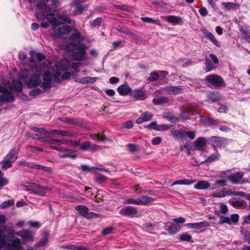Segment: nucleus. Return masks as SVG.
<instances>
[{
    "label": "nucleus",
    "instance_id": "2",
    "mask_svg": "<svg viewBox=\"0 0 250 250\" xmlns=\"http://www.w3.org/2000/svg\"><path fill=\"white\" fill-rule=\"evenodd\" d=\"M32 58L30 62L31 63L30 67L31 68L32 73L29 72L27 69H22L21 70V75L19 78H37L41 73L42 70L45 71L46 68H49L51 66V62L46 60L45 61L44 63L46 65V67L44 66L41 67L33 61V59H36L38 62H42L45 58V56L42 53L33 52L31 55Z\"/></svg>",
    "mask_w": 250,
    "mask_h": 250
},
{
    "label": "nucleus",
    "instance_id": "43",
    "mask_svg": "<svg viewBox=\"0 0 250 250\" xmlns=\"http://www.w3.org/2000/svg\"><path fill=\"white\" fill-rule=\"evenodd\" d=\"M14 204L13 200H9L3 202L2 204H0V208L4 209L8 208L9 207L13 205Z\"/></svg>",
    "mask_w": 250,
    "mask_h": 250
},
{
    "label": "nucleus",
    "instance_id": "35",
    "mask_svg": "<svg viewBox=\"0 0 250 250\" xmlns=\"http://www.w3.org/2000/svg\"><path fill=\"white\" fill-rule=\"evenodd\" d=\"M220 154L218 152H216L215 154H212L208 157L204 162V163H211L215 161L218 160L220 159Z\"/></svg>",
    "mask_w": 250,
    "mask_h": 250
},
{
    "label": "nucleus",
    "instance_id": "46",
    "mask_svg": "<svg viewBox=\"0 0 250 250\" xmlns=\"http://www.w3.org/2000/svg\"><path fill=\"white\" fill-rule=\"evenodd\" d=\"M180 227H178L175 225H172L170 226L167 229L169 234H174L179 230Z\"/></svg>",
    "mask_w": 250,
    "mask_h": 250
},
{
    "label": "nucleus",
    "instance_id": "8",
    "mask_svg": "<svg viewBox=\"0 0 250 250\" xmlns=\"http://www.w3.org/2000/svg\"><path fill=\"white\" fill-rule=\"evenodd\" d=\"M243 172H237L232 174L230 176H228L227 178L233 184H243L247 182L243 178Z\"/></svg>",
    "mask_w": 250,
    "mask_h": 250
},
{
    "label": "nucleus",
    "instance_id": "20",
    "mask_svg": "<svg viewBox=\"0 0 250 250\" xmlns=\"http://www.w3.org/2000/svg\"><path fill=\"white\" fill-rule=\"evenodd\" d=\"M153 117V114L147 112L143 113L141 117L138 118L136 122L138 124H141L144 122L150 121Z\"/></svg>",
    "mask_w": 250,
    "mask_h": 250
},
{
    "label": "nucleus",
    "instance_id": "10",
    "mask_svg": "<svg viewBox=\"0 0 250 250\" xmlns=\"http://www.w3.org/2000/svg\"><path fill=\"white\" fill-rule=\"evenodd\" d=\"M119 213L122 215L131 217L137 216L138 214L136 208L130 206L121 208Z\"/></svg>",
    "mask_w": 250,
    "mask_h": 250
},
{
    "label": "nucleus",
    "instance_id": "33",
    "mask_svg": "<svg viewBox=\"0 0 250 250\" xmlns=\"http://www.w3.org/2000/svg\"><path fill=\"white\" fill-rule=\"evenodd\" d=\"M230 204L234 208H244L246 206V201L244 200L229 201Z\"/></svg>",
    "mask_w": 250,
    "mask_h": 250
},
{
    "label": "nucleus",
    "instance_id": "29",
    "mask_svg": "<svg viewBox=\"0 0 250 250\" xmlns=\"http://www.w3.org/2000/svg\"><path fill=\"white\" fill-rule=\"evenodd\" d=\"M167 21L173 24H178L182 23L181 18L179 16H168L166 17Z\"/></svg>",
    "mask_w": 250,
    "mask_h": 250
},
{
    "label": "nucleus",
    "instance_id": "3",
    "mask_svg": "<svg viewBox=\"0 0 250 250\" xmlns=\"http://www.w3.org/2000/svg\"><path fill=\"white\" fill-rule=\"evenodd\" d=\"M5 79L3 83L0 85V102H6L13 101L14 97L13 92L20 91L22 87V84L20 79H11V82Z\"/></svg>",
    "mask_w": 250,
    "mask_h": 250
},
{
    "label": "nucleus",
    "instance_id": "36",
    "mask_svg": "<svg viewBox=\"0 0 250 250\" xmlns=\"http://www.w3.org/2000/svg\"><path fill=\"white\" fill-rule=\"evenodd\" d=\"M215 64L211 62L210 59L207 58L205 62L206 71L209 72L215 69L216 67Z\"/></svg>",
    "mask_w": 250,
    "mask_h": 250
},
{
    "label": "nucleus",
    "instance_id": "53",
    "mask_svg": "<svg viewBox=\"0 0 250 250\" xmlns=\"http://www.w3.org/2000/svg\"><path fill=\"white\" fill-rule=\"evenodd\" d=\"M124 204H135L137 205H139V198H137L136 199L133 198H130L126 200H125L124 201Z\"/></svg>",
    "mask_w": 250,
    "mask_h": 250
},
{
    "label": "nucleus",
    "instance_id": "62",
    "mask_svg": "<svg viewBox=\"0 0 250 250\" xmlns=\"http://www.w3.org/2000/svg\"><path fill=\"white\" fill-rule=\"evenodd\" d=\"M133 126V123L131 121H128L126 123L122 124L121 127L122 128H127L130 129Z\"/></svg>",
    "mask_w": 250,
    "mask_h": 250
},
{
    "label": "nucleus",
    "instance_id": "60",
    "mask_svg": "<svg viewBox=\"0 0 250 250\" xmlns=\"http://www.w3.org/2000/svg\"><path fill=\"white\" fill-rule=\"evenodd\" d=\"M75 82L83 84L91 83H93L95 82V79H75Z\"/></svg>",
    "mask_w": 250,
    "mask_h": 250
},
{
    "label": "nucleus",
    "instance_id": "31",
    "mask_svg": "<svg viewBox=\"0 0 250 250\" xmlns=\"http://www.w3.org/2000/svg\"><path fill=\"white\" fill-rule=\"evenodd\" d=\"M73 31H74L73 33L70 37V40L72 41H74V42H81L82 41H83V37H82V35L80 34V33H79V32L75 29H74Z\"/></svg>",
    "mask_w": 250,
    "mask_h": 250
},
{
    "label": "nucleus",
    "instance_id": "52",
    "mask_svg": "<svg viewBox=\"0 0 250 250\" xmlns=\"http://www.w3.org/2000/svg\"><path fill=\"white\" fill-rule=\"evenodd\" d=\"M91 138L95 141H104V135H101L100 134H94L90 135Z\"/></svg>",
    "mask_w": 250,
    "mask_h": 250
},
{
    "label": "nucleus",
    "instance_id": "7",
    "mask_svg": "<svg viewBox=\"0 0 250 250\" xmlns=\"http://www.w3.org/2000/svg\"><path fill=\"white\" fill-rule=\"evenodd\" d=\"M27 190H31L35 194L40 196H43L46 193L45 190H50L48 187H43L38 184L27 186L25 187Z\"/></svg>",
    "mask_w": 250,
    "mask_h": 250
},
{
    "label": "nucleus",
    "instance_id": "54",
    "mask_svg": "<svg viewBox=\"0 0 250 250\" xmlns=\"http://www.w3.org/2000/svg\"><path fill=\"white\" fill-rule=\"evenodd\" d=\"M8 183V180L3 177L2 172L0 170V187L6 185Z\"/></svg>",
    "mask_w": 250,
    "mask_h": 250
},
{
    "label": "nucleus",
    "instance_id": "44",
    "mask_svg": "<svg viewBox=\"0 0 250 250\" xmlns=\"http://www.w3.org/2000/svg\"><path fill=\"white\" fill-rule=\"evenodd\" d=\"M52 72L53 73V78H58L61 74V70L58 65H54L53 66Z\"/></svg>",
    "mask_w": 250,
    "mask_h": 250
},
{
    "label": "nucleus",
    "instance_id": "45",
    "mask_svg": "<svg viewBox=\"0 0 250 250\" xmlns=\"http://www.w3.org/2000/svg\"><path fill=\"white\" fill-rule=\"evenodd\" d=\"M57 17L59 20H61L63 21L70 24L71 23V19L67 17L66 15H62V14H57Z\"/></svg>",
    "mask_w": 250,
    "mask_h": 250
},
{
    "label": "nucleus",
    "instance_id": "56",
    "mask_svg": "<svg viewBox=\"0 0 250 250\" xmlns=\"http://www.w3.org/2000/svg\"><path fill=\"white\" fill-rule=\"evenodd\" d=\"M42 91L39 88H35L29 92V95L32 97H36L42 93Z\"/></svg>",
    "mask_w": 250,
    "mask_h": 250
},
{
    "label": "nucleus",
    "instance_id": "12",
    "mask_svg": "<svg viewBox=\"0 0 250 250\" xmlns=\"http://www.w3.org/2000/svg\"><path fill=\"white\" fill-rule=\"evenodd\" d=\"M238 219L239 215L237 214H233L230 217L228 216H221L220 217L219 224H223L226 223L229 225L234 224L238 222Z\"/></svg>",
    "mask_w": 250,
    "mask_h": 250
},
{
    "label": "nucleus",
    "instance_id": "11",
    "mask_svg": "<svg viewBox=\"0 0 250 250\" xmlns=\"http://www.w3.org/2000/svg\"><path fill=\"white\" fill-rule=\"evenodd\" d=\"M75 209L79 211L81 215L87 218H95L97 216V215L93 212H89L88 208L85 206H77L75 207Z\"/></svg>",
    "mask_w": 250,
    "mask_h": 250
},
{
    "label": "nucleus",
    "instance_id": "19",
    "mask_svg": "<svg viewBox=\"0 0 250 250\" xmlns=\"http://www.w3.org/2000/svg\"><path fill=\"white\" fill-rule=\"evenodd\" d=\"M204 36L208 38L210 42H211L215 45L217 47L220 46V42L216 39L215 36L210 32L205 30L203 31Z\"/></svg>",
    "mask_w": 250,
    "mask_h": 250
},
{
    "label": "nucleus",
    "instance_id": "39",
    "mask_svg": "<svg viewBox=\"0 0 250 250\" xmlns=\"http://www.w3.org/2000/svg\"><path fill=\"white\" fill-rule=\"evenodd\" d=\"M73 3L76 6V8L73 12L74 15L81 13L83 11L84 8L81 4L76 2L75 1H73Z\"/></svg>",
    "mask_w": 250,
    "mask_h": 250
},
{
    "label": "nucleus",
    "instance_id": "51",
    "mask_svg": "<svg viewBox=\"0 0 250 250\" xmlns=\"http://www.w3.org/2000/svg\"><path fill=\"white\" fill-rule=\"evenodd\" d=\"M27 135L28 136L34 139L42 140L43 142L44 140H46L45 137L40 136L38 134L32 133L31 132H28Z\"/></svg>",
    "mask_w": 250,
    "mask_h": 250
},
{
    "label": "nucleus",
    "instance_id": "5",
    "mask_svg": "<svg viewBox=\"0 0 250 250\" xmlns=\"http://www.w3.org/2000/svg\"><path fill=\"white\" fill-rule=\"evenodd\" d=\"M19 152V149L18 148L14 147L11 149L1 161V168L5 170L11 168L13 164L18 158Z\"/></svg>",
    "mask_w": 250,
    "mask_h": 250
},
{
    "label": "nucleus",
    "instance_id": "23",
    "mask_svg": "<svg viewBox=\"0 0 250 250\" xmlns=\"http://www.w3.org/2000/svg\"><path fill=\"white\" fill-rule=\"evenodd\" d=\"M168 75V72L164 70H157L150 74L149 78H166Z\"/></svg>",
    "mask_w": 250,
    "mask_h": 250
},
{
    "label": "nucleus",
    "instance_id": "63",
    "mask_svg": "<svg viewBox=\"0 0 250 250\" xmlns=\"http://www.w3.org/2000/svg\"><path fill=\"white\" fill-rule=\"evenodd\" d=\"M185 137L187 136L189 139L193 140L194 139L195 137V132L193 131H185Z\"/></svg>",
    "mask_w": 250,
    "mask_h": 250
},
{
    "label": "nucleus",
    "instance_id": "34",
    "mask_svg": "<svg viewBox=\"0 0 250 250\" xmlns=\"http://www.w3.org/2000/svg\"><path fill=\"white\" fill-rule=\"evenodd\" d=\"M56 133L62 136H72L73 134L69 132L61 130H50L48 131L47 134Z\"/></svg>",
    "mask_w": 250,
    "mask_h": 250
},
{
    "label": "nucleus",
    "instance_id": "61",
    "mask_svg": "<svg viewBox=\"0 0 250 250\" xmlns=\"http://www.w3.org/2000/svg\"><path fill=\"white\" fill-rule=\"evenodd\" d=\"M141 20L145 22H148V23H157V21L149 17H142Z\"/></svg>",
    "mask_w": 250,
    "mask_h": 250
},
{
    "label": "nucleus",
    "instance_id": "58",
    "mask_svg": "<svg viewBox=\"0 0 250 250\" xmlns=\"http://www.w3.org/2000/svg\"><path fill=\"white\" fill-rule=\"evenodd\" d=\"M208 99L210 101L214 102L218 100V96L216 94L213 93H210L208 96Z\"/></svg>",
    "mask_w": 250,
    "mask_h": 250
},
{
    "label": "nucleus",
    "instance_id": "25",
    "mask_svg": "<svg viewBox=\"0 0 250 250\" xmlns=\"http://www.w3.org/2000/svg\"><path fill=\"white\" fill-rule=\"evenodd\" d=\"M210 184L207 181H199L195 185L194 188L196 189L204 190L208 188Z\"/></svg>",
    "mask_w": 250,
    "mask_h": 250
},
{
    "label": "nucleus",
    "instance_id": "16",
    "mask_svg": "<svg viewBox=\"0 0 250 250\" xmlns=\"http://www.w3.org/2000/svg\"><path fill=\"white\" fill-rule=\"evenodd\" d=\"M186 226L189 229L199 230L208 227L210 224L208 222L204 221L194 223H188L186 224Z\"/></svg>",
    "mask_w": 250,
    "mask_h": 250
},
{
    "label": "nucleus",
    "instance_id": "26",
    "mask_svg": "<svg viewBox=\"0 0 250 250\" xmlns=\"http://www.w3.org/2000/svg\"><path fill=\"white\" fill-rule=\"evenodd\" d=\"M131 95L138 100H144L146 98L144 91L136 89L131 92Z\"/></svg>",
    "mask_w": 250,
    "mask_h": 250
},
{
    "label": "nucleus",
    "instance_id": "55",
    "mask_svg": "<svg viewBox=\"0 0 250 250\" xmlns=\"http://www.w3.org/2000/svg\"><path fill=\"white\" fill-rule=\"evenodd\" d=\"M227 182L225 180H217L215 183L213 185V188H211L212 189L215 188H217V185H219L221 186H225L227 185Z\"/></svg>",
    "mask_w": 250,
    "mask_h": 250
},
{
    "label": "nucleus",
    "instance_id": "17",
    "mask_svg": "<svg viewBox=\"0 0 250 250\" xmlns=\"http://www.w3.org/2000/svg\"><path fill=\"white\" fill-rule=\"evenodd\" d=\"M17 235L25 241H33L34 236L32 232L28 229H23L17 232Z\"/></svg>",
    "mask_w": 250,
    "mask_h": 250
},
{
    "label": "nucleus",
    "instance_id": "15",
    "mask_svg": "<svg viewBox=\"0 0 250 250\" xmlns=\"http://www.w3.org/2000/svg\"><path fill=\"white\" fill-rule=\"evenodd\" d=\"M205 83L211 88H218L225 85L222 79H205Z\"/></svg>",
    "mask_w": 250,
    "mask_h": 250
},
{
    "label": "nucleus",
    "instance_id": "49",
    "mask_svg": "<svg viewBox=\"0 0 250 250\" xmlns=\"http://www.w3.org/2000/svg\"><path fill=\"white\" fill-rule=\"evenodd\" d=\"M6 244L5 236L3 235L2 230L0 228V246H1V248H3Z\"/></svg>",
    "mask_w": 250,
    "mask_h": 250
},
{
    "label": "nucleus",
    "instance_id": "4",
    "mask_svg": "<svg viewBox=\"0 0 250 250\" xmlns=\"http://www.w3.org/2000/svg\"><path fill=\"white\" fill-rule=\"evenodd\" d=\"M66 48L67 50L71 51L76 50L71 54V57L73 60L81 61L85 59V51L87 47L84 44L70 43L66 45Z\"/></svg>",
    "mask_w": 250,
    "mask_h": 250
},
{
    "label": "nucleus",
    "instance_id": "41",
    "mask_svg": "<svg viewBox=\"0 0 250 250\" xmlns=\"http://www.w3.org/2000/svg\"><path fill=\"white\" fill-rule=\"evenodd\" d=\"M222 5L224 8L227 10L233 9L235 8L237 6V4L233 2H223L222 3Z\"/></svg>",
    "mask_w": 250,
    "mask_h": 250
},
{
    "label": "nucleus",
    "instance_id": "32",
    "mask_svg": "<svg viewBox=\"0 0 250 250\" xmlns=\"http://www.w3.org/2000/svg\"><path fill=\"white\" fill-rule=\"evenodd\" d=\"M206 144V140L204 138H198L195 142V147L198 150L202 149Z\"/></svg>",
    "mask_w": 250,
    "mask_h": 250
},
{
    "label": "nucleus",
    "instance_id": "28",
    "mask_svg": "<svg viewBox=\"0 0 250 250\" xmlns=\"http://www.w3.org/2000/svg\"><path fill=\"white\" fill-rule=\"evenodd\" d=\"M195 182H196L195 180H190V179H185L176 181L171 185V186L172 187L174 185H191Z\"/></svg>",
    "mask_w": 250,
    "mask_h": 250
},
{
    "label": "nucleus",
    "instance_id": "6",
    "mask_svg": "<svg viewBox=\"0 0 250 250\" xmlns=\"http://www.w3.org/2000/svg\"><path fill=\"white\" fill-rule=\"evenodd\" d=\"M28 87L32 88L40 86L43 89L51 87L52 79H24Z\"/></svg>",
    "mask_w": 250,
    "mask_h": 250
},
{
    "label": "nucleus",
    "instance_id": "40",
    "mask_svg": "<svg viewBox=\"0 0 250 250\" xmlns=\"http://www.w3.org/2000/svg\"><path fill=\"white\" fill-rule=\"evenodd\" d=\"M230 194H231V192L230 191H229V190L224 191H224H222L220 192L214 193L212 194V196L213 197H215L221 198V197H224L226 196H228V195H229Z\"/></svg>",
    "mask_w": 250,
    "mask_h": 250
},
{
    "label": "nucleus",
    "instance_id": "1",
    "mask_svg": "<svg viewBox=\"0 0 250 250\" xmlns=\"http://www.w3.org/2000/svg\"><path fill=\"white\" fill-rule=\"evenodd\" d=\"M48 0H39L37 3V6L42 13H37L36 17L39 20H42L45 18L54 27V30L56 36L62 37V35L67 34L72 31V28L67 26L63 25L61 27H58L62 23V21L58 20L53 14H48L47 12L51 11V8L47 6L46 2Z\"/></svg>",
    "mask_w": 250,
    "mask_h": 250
},
{
    "label": "nucleus",
    "instance_id": "9",
    "mask_svg": "<svg viewBox=\"0 0 250 250\" xmlns=\"http://www.w3.org/2000/svg\"><path fill=\"white\" fill-rule=\"evenodd\" d=\"M210 142L214 148L225 147L228 144L227 139L216 136L212 137L210 138Z\"/></svg>",
    "mask_w": 250,
    "mask_h": 250
},
{
    "label": "nucleus",
    "instance_id": "27",
    "mask_svg": "<svg viewBox=\"0 0 250 250\" xmlns=\"http://www.w3.org/2000/svg\"><path fill=\"white\" fill-rule=\"evenodd\" d=\"M117 90L120 95L125 96L131 92V88L126 84H124L118 87Z\"/></svg>",
    "mask_w": 250,
    "mask_h": 250
},
{
    "label": "nucleus",
    "instance_id": "47",
    "mask_svg": "<svg viewBox=\"0 0 250 250\" xmlns=\"http://www.w3.org/2000/svg\"><path fill=\"white\" fill-rule=\"evenodd\" d=\"M60 64L63 70H66L70 67L69 62L66 60H62L60 62Z\"/></svg>",
    "mask_w": 250,
    "mask_h": 250
},
{
    "label": "nucleus",
    "instance_id": "64",
    "mask_svg": "<svg viewBox=\"0 0 250 250\" xmlns=\"http://www.w3.org/2000/svg\"><path fill=\"white\" fill-rule=\"evenodd\" d=\"M32 130L34 131L35 132H39L41 133L42 135H45L47 134L48 131H46L42 128H38L36 127H34L32 128Z\"/></svg>",
    "mask_w": 250,
    "mask_h": 250
},
{
    "label": "nucleus",
    "instance_id": "57",
    "mask_svg": "<svg viewBox=\"0 0 250 250\" xmlns=\"http://www.w3.org/2000/svg\"><path fill=\"white\" fill-rule=\"evenodd\" d=\"M241 32L243 34V38L247 42L250 43V34L244 29H241Z\"/></svg>",
    "mask_w": 250,
    "mask_h": 250
},
{
    "label": "nucleus",
    "instance_id": "59",
    "mask_svg": "<svg viewBox=\"0 0 250 250\" xmlns=\"http://www.w3.org/2000/svg\"><path fill=\"white\" fill-rule=\"evenodd\" d=\"M102 19L101 18H97L93 21L91 22V26L93 27L100 26L101 24Z\"/></svg>",
    "mask_w": 250,
    "mask_h": 250
},
{
    "label": "nucleus",
    "instance_id": "24",
    "mask_svg": "<svg viewBox=\"0 0 250 250\" xmlns=\"http://www.w3.org/2000/svg\"><path fill=\"white\" fill-rule=\"evenodd\" d=\"M8 250H19L21 248V240L19 238L14 239L11 245L7 244Z\"/></svg>",
    "mask_w": 250,
    "mask_h": 250
},
{
    "label": "nucleus",
    "instance_id": "48",
    "mask_svg": "<svg viewBox=\"0 0 250 250\" xmlns=\"http://www.w3.org/2000/svg\"><path fill=\"white\" fill-rule=\"evenodd\" d=\"M164 118L172 123H176L179 121L178 118L174 117L170 114L165 115L164 116Z\"/></svg>",
    "mask_w": 250,
    "mask_h": 250
},
{
    "label": "nucleus",
    "instance_id": "37",
    "mask_svg": "<svg viewBox=\"0 0 250 250\" xmlns=\"http://www.w3.org/2000/svg\"><path fill=\"white\" fill-rule=\"evenodd\" d=\"M172 135L179 139H184L185 137V131L182 130H175L171 131Z\"/></svg>",
    "mask_w": 250,
    "mask_h": 250
},
{
    "label": "nucleus",
    "instance_id": "42",
    "mask_svg": "<svg viewBox=\"0 0 250 250\" xmlns=\"http://www.w3.org/2000/svg\"><path fill=\"white\" fill-rule=\"evenodd\" d=\"M179 65L183 67H187L192 64L191 62L188 59H182L178 61Z\"/></svg>",
    "mask_w": 250,
    "mask_h": 250
},
{
    "label": "nucleus",
    "instance_id": "30",
    "mask_svg": "<svg viewBox=\"0 0 250 250\" xmlns=\"http://www.w3.org/2000/svg\"><path fill=\"white\" fill-rule=\"evenodd\" d=\"M49 234L47 232L44 233L43 239L38 242L35 246V247L43 248L48 244Z\"/></svg>",
    "mask_w": 250,
    "mask_h": 250
},
{
    "label": "nucleus",
    "instance_id": "18",
    "mask_svg": "<svg viewBox=\"0 0 250 250\" xmlns=\"http://www.w3.org/2000/svg\"><path fill=\"white\" fill-rule=\"evenodd\" d=\"M171 125H158L156 122H151L148 126V127L157 131L167 130L170 128Z\"/></svg>",
    "mask_w": 250,
    "mask_h": 250
},
{
    "label": "nucleus",
    "instance_id": "13",
    "mask_svg": "<svg viewBox=\"0 0 250 250\" xmlns=\"http://www.w3.org/2000/svg\"><path fill=\"white\" fill-rule=\"evenodd\" d=\"M44 142H46L48 144L51 145L65 144L68 145H69V146H73L77 144V143L75 141H72L67 140H55L52 139L51 138H46V140H44Z\"/></svg>",
    "mask_w": 250,
    "mask_h": 250
},
{
    "label": "nucleus",
    "instance_id": "21",
    "mask_svg": "<svg viewBox=\"0 0 250 250\" xmlns=\"http://www.w3.org/2000/svg\"><path fill=\"white\" fill-rule=\"evenodd\" d=\"M165 91L167 94L171 95H177L182 92V89L180 87L169 86L165 88Z\"/></svg>",
    "mask_w": 250,
    "mask_h": 250
},
{
    "label": "nucleus",
    "instance_id": "22",
    "mask_svg": "<svg viewBox=\"0 0 250 250\" xmlns=\"http://www.w3.org/2000/svg\"><path fill=\"white\" fill-rule=\"evenodd\" d=\"M139 205L146 206L152 203L154 199L149 196L142 195L139 198Z\"/></svg>",
    "mask_w": 250,
    "mask_h": 250
},
{
    "label": "nucleus",
    "instance_id": "38",
    "mask_svg": "<svg viewBox=\"0 0 250 250\" xmlns=\"http://www.w3.org/2000/svg\"><path fill=\"white\" fill-rule=\"evenodd\" d=\"M168 101V99L165 97H159L155 98L153 100V102L155 104L158 105L164 103H167Z\"/></svg>",
    "mask_w": 250,
    "mask_h": 250
},
{
    "label": "nucleus",
    "instance_id": "14",
    "mask_svg": "<svg viewBox=\"0 0 250 250\" xmlns=\"http://www.w3.org/2000/svg\"><path fill=\"white\" fill-rule=\"evenodd\" d=\"M80 148L83 150H88L94 152L101 150V147L100 146L93 144L89 142H85L80 145Z\"/></svg>",
    "mask_w": 250,
    "mask_h": 250
},
{
    "label": "nucleus",
    "instance_id": "50",
    "mask_svg": "<svg viewBox=\"0 0 250 250\" xmlns=\"http://www.w3.org/2000/svg\"><path fill=\"white\" fill-rule=\"evenodd\" d=\"M4 229L7 231V234L9 235L10 237H14L16 234L17 235V232H16L15 230L11 227H6V226L3 227Z\"/></svg>",
    "mask_w": 250,
    "mask_h": 250
}]
</instances>
